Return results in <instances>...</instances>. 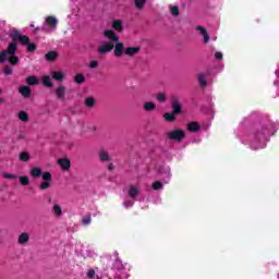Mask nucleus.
Returning a JSON list of instances; mask_svg holds the SVG:
<instances>
[{"label":"nucleus","instance_id":"26","mask_svg":"<svg viewBox=\"0 0 279 279\" xmlns=\"http://www.w3.org/2000/svg\"><path fill=\"white\" fill-rule=\"evenodd\" d=\"M112 27L113 29H116V32H121V29H123V24L121 23L120 20H114L112 22Z\"/></svg>","mask_w":279,"mask_h":279},{"label":"nucleus","instance_id":"42","mask_svg":"<svg viewBox=\"0 0 279 279\" xmlns=\"http://www.w3.org/2000/svg\"><path fill=\"white\" fill-rule=\"evenodd\" d=\"M216 60H223V53L221 51L215 52Z\"/></svg>","mask_w":279,"mask_h":279},{"label":"nucleus","instance_id":"39","mask_svg":"<svg viewBox=\"0 0 279 279\" xmlns=\"http://www.w3.org/2000/svg\"><path fill=\"white\" fill-rule=\"evenodd\" d=\"M49 186H51V183H49V181H44V182L40 184L39 189H40L41 191H47V189H49Z\"/></svg>","mask_w":279,"mask_h":279},{"label":"nucleus","instance_id":"20","mask_svg":"<svg viewBox=\"0 0 279 279\" xmlns=\"http://www.w3.org/2000/svg\"><path fill=\"white\" fill-rule=\"evenodd\" d=\"M41 82H43L44 86H47L48 88H53V82L51 81V76L44 75L41 77Z\"/></svg>","mask_w":279,"mask_h":279},{"label":"nucleus","instance_id":"43","mask_svg":"<svg viewBox=\"0 0 279 279\" xmlns=\"http://www.w3.org/2000/svg\"><path fill=\"white\" fill-rule=\"evenodd\" d=\"M27 51H36V45L35 44H28L27 45Z\"/></svg>","mask_w":279,"mask_h":279},{"label":"nucleus","instance_id":"33","mask_svg":"<svg viewBox=\"0 0 279 279\" xmlns=\"http://www.w3.org/2000/svg\"><path fill=\"white\" fill-rule=\"evenodd\" d=\"M134 202H136V199H133V198L125 199L123 202L124 208H132V206H134Z\"/></svg>","mask_w":279,"mask_h":279},{"label":"nucleus","instance_id":"27","mask_svg":"<svg viewBox=\"0 0 279 279\" xmlns=\"http://www.w3.org/2000/svg\"><path fill=\"white\" fill-rule=\"evenodd\" d=\"M74 82L76 84H84V82H86V76H84V74H76L74 76Z\"/></svg>","mask_w":279,"mask_h":279},{"label":"nucleus","instance_id":"9","mask_svg":"<svg viewBox=\"0 0 279 279\" xmlns=\"http://www.w3.org/2000/svg\"><path fill=\"white\" fill-rule=\"evenodd\" d=\"M173 114H180L182 112V104L178 100V97H173L171 100Z\"/></svg>","mask_w":279,"mask_h":279},{"label":"nucleus","instance_id":"1","mask_svg":"<svg viewBox=\"0 0 279 279\" xmlns=\"http://www.w3.org/2000/svg\"><path fill=\"white\" fill-rule=\"evenodd\" d=\"M271 134H274L272 123L259 125L253 129L245 137H243L242 143L244 145H250L251 149H265Z\"/></svg>","mask_w":279,"mask_h":279},{"label":"nucleus","instance_id":"18","mask_svg":"<svg viewBox=\"0 0 279 279\" xmlns=\"http://www.w3.org/2000/svg\"><path fill=\"white\" fill-rule=\"evenodd\" d=\"M19 93L21 94L22 97H31L32 96V89L27 86H21L19 88Z\"/></svg>","mask_w":279,"mask_h":279},{"label":"nucleus","instance_id":"41","mask_svg":"<svg viewBox=\"0 0 279 279\" xmlns=\"http://www.w3.org/2000/svg\"><path fill=\"white\" fill-rule=\"evenodd\" d=\"M99 66V61L93 60L89 62V69H97Z\"/></svg>","mask_w":279,"mask_h":279},{"label":"nucleus","instance_id":"15","mask_svg":"<svg viewBox=\"0 0 279 279\" xmlns=\"http://www.w3.org/2000/svg\"><path fill=\"white\" fill-rule=\"evenodd\" d=\"M50 75L56 82H62V80H64V72L62 71H52Z\"/></svg>","mask_w":279,"mask_h":279},{"label":"nucleus","instance_id":"13","mask_svg":"<svg viewBox=\"0 0 279 279\" xmlns=\"http://www.w3.org/2000/svg\"><path fill=\"white\" fill-rule=\"evenodd\" d=\"M196 29H197V32H199L201 36H203L204 43L210 41V36L208 35V31H206V28H204V26H197Z\"/></svg>","mask_w":279,"mask_h":279},{"label":"nucleus","instance_id":"31","mask_svg":"<svg viewBox=\"0 0 279 279\" xmlns=\"http://www.w3.org/2000/svg\"><path fill=\"white\" fill-rule=\"evenodd\" d=\"M92 221H93V218L90 217V215L84 216L82 218L83 226H90Z\"/></svg>","mask_w":279,"mask_h":279},{"label":"nucleus","instance_id":"47","mask_svg":"<svg viewBox=\"0 0 279 279\" xmlns=\"http://www.w3.org/2000/svg\"><path fill=\"white\" fill-rule=\"evenodd\" d=\"M168 178H171V170L168 169Z\"/></svg>","mask_w":279,"mask_h":279},{"label":"nucleus","instance_id":"23","mask_svg":"<svg viewBox=\"0 0 279 279\" xmlns=\"http://www.w3.org/2000/svg\"><path fill=\"white\" fill-rule=\"evenodd\" d=\"M95 104H97V100L93 97L85 98V106L86 108L93 109L95 108Z\"/></svg>","mask_w":279,"mask_h":279},{"label":"nucleus","instance_id":"21","mask_svg":"<svg viewBox=\"0 0 279 279\" xmlns=\"http://www.w3.org/2000/svg\"><path fill=\"white\" fill-rule=\"evenodd\" d=\"M17 119L23 123H27V121H29V114L26 111H20L17 113Z\"/></svg>","mask_w":279,"mask_h":279},{"label":"nucleus","instance_id":"8","mask_svg":"<svg viewBox=\"0 0 279 279\" xmlns=\"http://www.w3.org/2000/svg\"><path fill=\"white\" fill-rule=\"evenodd\" d=\"M57 99H60V101H64L66 97V87L63 85H60L56 89Z\"/></svg>","mask_w":279,"mask_h":279},{"label":"nucleus","instance_id":"34","mask_svg":"<svg viewBox=\"0 0 279 279\" xmlns=\"http://www.w3.org/2000/svg\"><path fill=\"white\" fill-rule=\"evenodd\" d=\"M56 58H58V53H56L54 51L46 53V60L53 61L56 60Z\"/></svg>","mask_w":279,"mask_h":279},{"label":"nucleus","instance_id":"14","mask_svg":"<svg viewBox=\"0 0 279 279\" xmlns=\"http://www.w3.org/2000/svg\"><path fill=\"white\" fill-rule=\"evenodd\" d=\"M197 80H198V84L201 86H204V87L208 86V73H201V74H198Z\"/></svg>","mask_w":279,"mask_h":279},{"label":"nucleus","instance_id":"30","mask_svg":"<svg viewBox=\"0 0 279 279\" xmlns=\"http://www.w3.org/2000/svg\"><path fill=\"white\" fill-rule=\"evenodd\" d=\"M156 99H157V101H159L160 104H162V102L167 101V94H165V93H158V94L156 95Z\"/></svg>","mask_w":279,"mask_h":279},{"label":"nucleus","instance_id":"11","mask_svg":"<svg viewBox=\"0 0 279 279\" xmlns=\"http://www.w3.org/2000/svg\"><path fill=\"white\" fill-rule=\"evenodd\" d=\"M186 130H187V132H193V133L199 132V130H202V125H199L197 122L193 121V122L187 123Z\"/></svg>","mask_w":279,"mask_h":279},{"label":"nucleus","instance_id":"3","mask_svg":"<svg viewBox=\"0 0 279 279\" xmlns=\"http://www.w3.org/2000/svg\"><path fill=\"white\" fill-rule=\"evenodd\" d=\"M104 36L105 38H108L110 43H102L98 47V51L99 53H110V51L114 49V43H119V36L112 31H105Z\"/></svg>","mask_w":279,"mask_h":279},{"label":"nucleus","instance_id":"24","mask_svg":"<svg viewBox=\"0 0 279 279\" xmlns=\"http://www.w3.org/2000/svg\"><path fill=\"white\" fill-rule=\"evenodd\" d=\"M144 110H146V112H151V111L156 110V104H154L151 101L144 102Z\"/></svg>","mask_w":279,"mask_h":279},{"label":"nucleus","instance_id":"48","mask_svg":"<svg viewBox=\"0 0 279 279\" xmlns=\"http://www.w3.org/2000/svg\"><path fill=\"white\" fill-rule=\"evenodd\" d=\"M274 84H275V86H278V81H275Z\"/></svg>","mask_w":279,"mask_h":279},{"label":"nucleus","instance_id":"38","mask_svg":"<svg viewBox=\"0 0 279 279\" xmlns=\"http://www.w3.org/2000/svg\"><path fill=\"white\" fill-rule=\"evenodd\" d=\"M43 181L44 182H51V172H44L43 173Z\"/></svg>","mask_w":279,"mask_h":279},{"label":"nucleus","instance_id":"5","mask_svg":"<svg viewBox=\"0 0 279 279\" xmlns=\"http://www.w3.org/2000/svg\"><path fill=\"white\" fill-rule=\"evenodd\" d=\"M58 27V19L56 16H48L44 24L45 32L51 33L56 32Z\"/></svg>","mask_w":279,"mask_h":279},{"label":"nucleus","instance_id":"29","mask_svg":"<svg viewBox=\"0 0 279 279\" xmlns=\"http://www.w3.org/2000/svg\"><path fill=\"white\" fill-rule=\"evenodd\" d=\"M151 189H153L154 191H162V189H163L162 182H160V181H155V182L153 183V185H151Z\"/></svg>","mask_w":279,"mask_h":279},{"label":"nucleus","instance_id":"44","mask_svg":"<svg viewBox=\"0 0 279 279\" xmlns=\"http://www.w3.org/2000/svg\"><path fill=\"white\" fill-rule=\"evenodd\" d=\"M87 278L95 279V271L93 269L87 271Z\"/></svg>","mask_w":279,"mask_h":279},{"label":"nucleus","instance_id":"16","mask_svg":"<svg viewBox=\"0 0 279 279\" xmlns=\"http://www.w3.org/2000/svg\"><path fill=\"white\" fill-rule=\"evenodd\" d=\"M28 242H29V233L24 232V233H21V234L19 235L17 243H19L20 245H25V244L28 243Z\"/></svg>","mask_w":279,"mask_h":279},{"label":"nucleus","instance_id":"22","mask_svg":"<svg viewBox=\"0 0 279 279\" xmlns=\"http://www.w3.org/2000/svg\"><path fill=\"white\" fill-rule=\"evenodd\" d=\"M168 8L172 16H180V8H178V5L170 4Z\"/></svg>","mask_w":279,"mask_h":279},{"label":"nucleus","instance_id":"46","mask_svg":"<svg viewBox=\"0 0 279 279\" xmlns=\"http://www.w3.org/2000/svg\"><path fill=\"white\" fill-rule=\"evenodd\" d=\"M108 169H109V171H112V170L114 169V165L109 163V165H108Z\"/></svg>","mask_w":279,"mask_h":279},{"label":"nucleus","instance_id":"25","mask_svg":"<svg viewBox=\"0 0 279 279\" xmlns=\"http://www.w3.org/2000/svg\"><path fill=\"white\" fill-rule=\"evenodd\" d=\"M40 175H43V170H40V168L31 169V177L32 178H40Z\"/></svg>","mask_w":279,"mask_h":279},{"label":"nucleus","instance_id":"17","mask_svg":"<svg viewBox=\"0 0 279 279\" xmlns=\"http://www.w3.org/2000/svg\"><path fill=\"white\" fill-rule=\"evenodd\" d=\"M51 211L54 215V217H62V206H60V204L54 203L52 205Z\"/></svg>","mask_w":279,"mask_h":279},{"label":"nucleus","instance_id":"36","mask_svg":"<svg viewBox=\"0 0 279 279\" xmlns=\"http://www.w3.org/2000/svg\"><path fill=\"white\" fill-rule=\"evenodd\" d=\"M163 119L166 120V121H175V113H169V112H167V113H165L163 114Z\"/></svg>","mask_w":279,"mask_h":279},{"label":"nucleus","instance_id":"40","mask_svg":"<svg viewBox=\"0 0 279 279\" xmlns=\"http://www.w3.org/2000/svg\"><path fill=\"white\" fill-rule=\"evenodd\" d=\"M3 178L5 180H16V178H19L16 174H12V173H3Z\"/></svg>","mask_w":279,"mask_h":279},{"label":"nucleus","instance_id":"49","mask_svg":"<svg viewBox=\"0 0 279 279\" xmlns=\"http://www.w3.org/2000/svg\"><path fill=\"white\" fill-rule=\"evenodd\" d=\"M0 104H3V98H0Z\"/></svg>","mask_w":279,"mask_h":279},{"label":"nucleus","instance_id":"12","mask_svg":"<svg viewBox=\"0 0 279 279\" xmlns=\"http://www.w3.org/2000/svg\"><path fill=\"white\" fill-rule=\"evenodd\" d=\"M141 52V47H128L124 49L125 56H136Z\"/></svg>","mask_w":279,"mask_h":279},{"label":"nucleus","instance_id":"28","mask_svg":"<svg viewBox=\"0 0 279 279\" xmlns=\"http://www.w3.org/2000/svg\"><path fill=\"white\" fill-rule=\"evenodd\" d=\"M26 83L29 85V86H36L38 84V78L36 76H28L26 78Z\"/></svg>","mask_w":279,"mask_h":279},{"label":"nucleus","instance_id":"37","mask_svg":"<svg viewBox=\"0 0 279 279\" xmlns=\"http://www.w3.org/2000/svg\"><path fill=\"white\" fill-rule=\"evenodd\" d=\"M20 160H22V162H27V160H29V153H27V151L21 153Z\"/></svg>","mask_w":279,"mask_h":279},{"label":"nucleus","instance_id":"10","mask_svg":"<svg viewBox=\"0 0 279 279\" xmlns=\"http://www.w3.org/2000/svg\"><path fill=\"white\" fill-rule=\"evenodd\" d=\"M141 193V189L137 185H131L128 195L131 199H136V195Z\"/></svg>","mask_w":279,"mask_h":279},{"label":"nucleus","instance_id":"2","mask_svg":"<svg viewBox=\"0 0 279 279\" xmlns=\"http://www.w3.org/2000/svg\"><path fill=\"white\" fill-rule=\"evenodd\" d=\"M11 38H13V41L9 44L8 49L0 52V62H5L9 58L10 64H17L19 57H16L15 53L19 45L16 43H21L22 45H28L29 37L21 35V32L13 29L11 32Z\"/></svg>","mask_w":279,"mask_h":279},{"label":"nucleus","instance_id":"4","mask_svg":"<svg viewBox=\"0 0 279 279\" xmlns=\"http://www.w3.org/2000/svg\"><path fill=\"white\" fill-rule=\"evenodd\" d=\"M167 136L170 141H177L178 143H180L184 141V138L186 137V132H184L183 130L177 129V130L169 131L167 133Z\"/></svg>","mask_w":279,"mask_h":279},{"label":"nucleus","instance_id":"32","mask_svg":"<svg viewBox=\"0 0 279 279\" xmlns=\"http://www.w3.org/2000/svg\"><path fill=\"white\" fill-rule=\"evenodd\" d=\"M145 3H147V0H135V8L143 10V8H145Z\"/></svg>","mask_w":279,"mask_h":279},{"label":"nucleus","instance_id":"7","mask_svg":"<svg viewBox=\"0 0 279 279\" xmlns=\"http://www.w3.org/2000/svg\"><path fill=\"white\" fill-rule=\"evenodd\" d=\"M98 158L101 162H110V160H112V157H110V153H108V150L104 148L99 150Z\"/></svg>","mask_w":279,"mask_h":279},{"label":"nucleus","instance_id":"19","mask_svg":"<svg viewBox=\"0 0 279 279\" xmlns=\"http://www.w3.org/2000/svg\"><path fill=\"white\" fill-rule=\"evenodd\" d=\"M114 56L120 58V56H123V43H117L114 46Z\"/></svg>","mask_w":279,"mask_h":279},{"label":"nucleus","instance_id":"6","mask_svg":"<svg viewBox=\"0 0 279 279\" xmlns=\"http://www.w3.org/2000/svg\"><path fill=\"white\" fill-rule=\"evenodd\" d=\"M57 162L62 171H69L71 169V160L69 158H60Z\"/></svg>","mask_w":279,"mask_h":279},{"label":"nucleus","instance_id":"50","mask_svg":"<svg viewBox=\"0 0 279 279\" xmlns=\"http://www.w3.org/2000/svg\"><path fill=\"white\" fill-rule=\"evenodd\" d=\"M0 155H1V149H0Z\"/></svg>","mask_w":279,"mask_h":279},{"label":"nucleus","instance_id":"45","mask_svg":"<svg viewBox=\"0 0 279 279\" xmlns=\"http://www.w3.org/2000/svg\"><path fill=\"white\" fill-rule=\"evenodd\" d=\"M4 75H12V69L11 68H5L4 69Z\"/></svg>","mask_w":279,"mask_h":279},{"label":"nucleus","instance_id":"35","mask_svg":"<svg viewBox=\"0 0 279 279\" xmlns=\"http://www.w3.org/2000/svg\"><path fill=\"white\" fill-rule=\"evenodd\" d=\"M20 184H22V186H27V184H29V177L27 175L20 177Z\"/></svg>","mask_w":279,"mask_h":279}]
</instances>
